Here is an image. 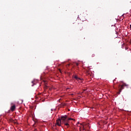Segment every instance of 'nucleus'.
I'll list each match as a JSON object with an SVG mask.
<instances>
[{"instance_id":"obj_6","label":"nucleus","mask_w":131,"mask_h":131,"mask_svg":"<svg viewBox=\"0 0 131 131\" xmlns=\"http://www.w3.org/2000/svg\"><path fill=\"white\" fill-rule=\"evenodd\" d=\"M78 28L79 29V30H82L83 27L81 24H78Z\"/></svg>"},{"instance_id":"obj_11","label":"nucleus","mask_w":131,"mask_h":131,"mask_svg":"<svg viewBox=\"0 0 131 131\" xmlns=\"http://www.w3.org/2000/svg\"><path fill=\"white\" fill-rule=\"evenodd\" d=\"M33 82H34V81H32V83H33Z\"/></svg>"},{"instance_id":"obj_18","label":"nucleus","mask_w":131,"mask_h":131,"mask_svg":"<svg viewBox=\"0 0 131 131\" xmlns=\"http://www.w3.org/2000/svg\"><path fill=\"white\" fill-rule=\"evenodd\" d=\"M115 81V80H114V81Z\"/></svg>"},{"instance_id":"obj_16","label":"nucleus","mask_w":131,"mask_h":131,"mask_svg":"<svg viewBox=\"0 0 131 131\" xmlns=\"http://www.w3.org/2000/svg\"><path fill=\"white\" fill-rule=\"evenodd\" d=\"M60 100H61V99H60L59 100V102H60Z\"/></svg>"},{"instance_id":"obj_12","label":"nucleus","mask_w":131,"mask_h":131,"mask_svg":"<svg viewBox=\"0 0 131 131\" xmlns=\"http://www.w3.org/2000/svg\"><path fill=\"white\" fill-rule=\"evenodd\" d=\"M93 57H95V54H93Z\"/></svg>"},{"instance_id":"obj_15","label":"nucleus","mask_w":131,"mask_h":131,"mask_svg":"<svg viewBox=\"0 0 131 131\" xmlns=\"http://www.w3.org/2000/svg\"><path fill=\"white\" fill-rule=\"evenodd\" d=\"M78 66V63H77V66Z\"/></svg>"},{"instance_id":"obj_13","label":"nucleus","mask_w":131,"mask_h":131,"mask_svg":"<svg viewBox=\"0 0 131 131\" xmlns=\"http://www.w3.org/2000/svg\"><path fill=\"white\" fill-rule=\"evenodd\" d=\"M34 131H37V129H35V130Z\"/></svg>"},{"instance_id":"obj_9","label":"nucleus","mask_w":131,"mask_h":131,"mask_svg":"<svg viewBox=\"0 0 131 131\" xmlns=\"http://www.w3.org/2000/svg\"><path fill=\"white\" fill-rule=\"evenodd\" d=\"M83 130H85V129L84 128V127H83Z\"/></svg>"},{"instance_id":"obj_17","label":"nucleus","mask_w":131,"mask_h":131,"mask_svg":"<svg viewBox=\"0 0 131 131\" xmlns=\"http://www.w3.org/2000/svg\"><path fill=\"white\" fill-rule=\"evenodd\" d=\"M32 86H33V85H32Z\"/></svg>"},{"instance_id":"obj_4","label":"nucleus","mask_w":131,"mask_h":131,"mask_svg":"<svg viewBox=\"0 0 131 131\" xmlns=\"http://www.w3.org/2000/svg\"><path fill=\"white\" fill-rule=\"evenodd\" d=\"M61 120H62V117H61V119H58L56 121V124L58 126H61Z\"/></svg>"},{"instance_id":"obj_14","label":"nucleus","mask_w":131,"mask_h":131,"mask_svg":"<svg viewBox=\"0 0 131 131\" xmlns=\"http://www.w3.org/2000/svg\"><path fill=\"white\" fill-rule=\"evenodd\" d=\"M59 71H60V72H61V70L59 69Z\"/></svg>"},{"instance_id":"obj_7","label":"nucleus","mask_w":131,"mask_h":131,"mask_svg":"<svg viewBox=\"0 0 131 131\" xmlns=\"http://www.w3.org/2000/svg\"><path fill=\"white\" fill-rule=\"evenodd\" d=\"M74 78H75V79H76V80H81V79L80 78H78V77L77 75H75L74 76Z\"/></svg>"},{"instance_id":"obj_8","label":"nucleus","mask_w":131,"mask_h":131,"mask_svg":"<svg viewBox=\"0 0 131 131\" xmlns=\"http://www.w3.org/2000/svg\"><path fill=\"white\" fill-rule=\"evenodd\" d=\"M91 74V72H90V71H86V75H90Z\"/></svg>"},{"instance_id":"obj_3","label":"nucleus","mask_w":131,"mask_h":131,"mask_svg":"<svg viewBox=\"0 0 131 131\" xmlns=\"http://www.w3.org/2000/svg\"><path fill=\"white\" fill-rule=\"evenodd\" d=\"M11 107H10V110L12 111V112H14L15 110L16 109V105L14 104L13 103H11Z\"/></svg>"},{"instance_id":"obj_19","label":"nucleus","mask_w":131,"mask_h":131,"mask_svg":"<svg viewBox=\"0 0 131 131\" xmlns=\"http://www.w3.org/2000/svg\"><path fill=\"white\" fill-rule=\"evenodd\" d=\"M115 81V80H114V81Z\"/></svg>"},{"instance_id":"obj_1","label":"nucleus","mask_w":131,"mask_h":131,"mask_svg":"<svg viewBox=\"0 0 131 131\" xmlns=\"http://www.w3.org/2000/svg\"><path fill=\"white\" fill-rule=\"evenodd\" d=\"M61 120L62 123H64V125L69 127V120H74L75 121V119L72 118H69L67 116H61Z\"/></svg>"},{"instance_id":"obj_20","label":"nucleus","mask_w":131,"mask_h":131,"mask_svg":"<svg viewBox=\"0 0 131 131\" xmlns=\"http://www.w3.org/2000/svg\"><path fill=\"white\" fill-rule=\"evenodd\" d=\"M115 81V80H114V81Z\"/></svg>"},{"instance_id":"obj_10","label":"nucleus","mask_w":131,"mask_h":131,"mask_svg":"<svg viewBox=\"0 0 131 131\" xmlns=\"http://www.w3.org/2000/svg\"><path fill=\"white\" fill-rule=\"evenodd\" d=\"M51 111H54V109L52 108Z\"/></svg>"},{"instance_id":"obj_5","label":"nucleus","mask_w":131,"mask_h":131,"mask_svg":"<svg viewBox=\"0 0 131 131\" xmlns=\"http://www.w3.org/2000/svg\"><path fill=\"white\" fill-rule=\"evenodd\" d=\"M59 106L60 108H64L66 106H67V104L65 103H61Z\"/></svg>"},{"instance_id":"obj_2","label":"nucleus","mask_w":131,"mask_h":131,"mask_svg":"<svg viewBox=\"0 0 131 131\" xmlns=\"http://www.w3.org/2000/svg\"><path fill=\"white\" fill-rule=\"evenodd\" d=\"M124 86H127V85L125 83H123L122 85L119 86V92H118L119 95H120V93H121V91L124 89Z\"/></svg>"}]
</instances>
